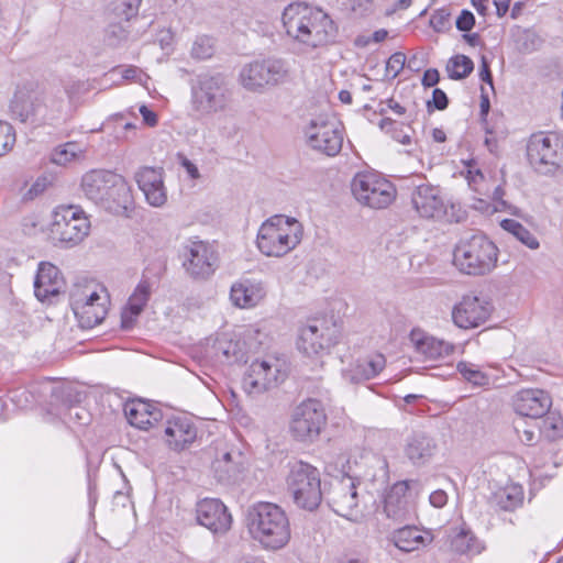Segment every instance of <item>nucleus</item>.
I'll return each mask as SVG.
<instances>
[{"label":"nucleus","mask_w":563,"mask_h":563,"mask_svg":"<svg viewBox=\"0 0 563 563\" xmlns=\"http://www.w3.org/2000/svg\"><path fill=\"white\" fill-rule=\"evenodd\" d=\"M440 80V75L438 69L435 68H429L424 71L421 84L424 87H433L435 86Z\"/></svg>","instance_id":"obj_60"},{"label":"nucleus","mask_w":563,"mask_h":563,"mask_svg":"<svg viewBox=\"0 0 563 563\" xmlns=\"http://www.w3.org/2000/svg\"><path fill=\"white\" fill-rule=\"evenodd\" d=\"M430 504L435 508H442L448 503V495L444 490L438 489L430 494Z\"/></svg>","instance_id":"obj_59"},{"label":"nucleus","mask_w":563,"mask_h":563,"mask_svg":"<svg viewBox=\"0 0 563 563\" xmlns=\"http://www.w3.org/2000/svg\"><path fill=\"white\" fill-rule=\"evenodd\" d=\"M239 80L246 90L263 91L266 88L263 59L246 64L240 71Z\"/></svg>","instance_id":"obj_36"},{"label":"nucleus","mask_w":563,"mask_h":563,"mask_svg":"<svg viewBox=\"0 0 563 563\" xmlns=\"http://www.w3.org/2000/svg\"><path fill=\"white\" fill-rule=\"evenodd\" d=\"M360 481L350 475L335 477L329 483L325 499L331 509L341 517L356 521L362 517L360 507L363 495L358 492Z\"/></svg>","instance_id":"obj_12"},{"label":"nucleus","mask_w":563,"mask_h":563,"mask_svg":"<svg viewBox=\"0 0 563 563\" xmlns=\"http://www.w3.org/2000/svg\"><path fill=\"white\" fill-rule=\"evenodd\" d=\"M196 517L199 525L213 533H224L231 528L232 517L225 505L217 498H205L197 504Z\"/></svg>","instance_id":"obj_21"},{"label":"nucleus","mask_w":563,"mask_h":563,"mask_svg":"<svg viewBox=\"0 0 563 563\" xmlns=\"http://www.w3.org/2000/svg\"><path fill=\"white\" fill-rule=\"evenodd\" d=\"M214 53L213 41L211 37L202 35L197 36L191 46V57L196 59L210 58Z\"/></svg>","instance_id":"obj_44"},{"label":"nucleus","mask_w":563,"mask_h":563,"mask_svg":"<svg viewBox=\"0 0 563 563\" xmlns=\"http://www.w3.org/2000/svg\"><path fill=\"white\" fill-rule=\"evenodd\" d=\"M430 26L435 32H444L450 27V13L446 9L435 10L430 18Z\"/></svg>","instance_id":"obj_50"},{"label":"nucleus","mask_w":563,"mask_h":563,"mask_svg":"<svg viewBox=\"0 0 563 563\" xmlns=\"http://www.w3.org/2000/svg\"><path fill=\"white\" fill-rule=\"evenodd\" d=\"M70 306L79 325L91 329L101 323L108 313L107 289L95 282L76 284L70 291Z\"/></svg>","instance_id":"obj_4"},{"label":"nucleus","mask_w":563,"mask_h":563,"mask_svg":"<svg viewBox=\"0 0 563 563\" xmlns=\"http://www.w3.org/2000/svg\"><path fill=\"white\" fill-rule=\"evenodd\" d=\"M286 378L278 360H256L252 362L243 377V388L247 394H261L277 386Z\"/></svg>","instance_id":"obj_16"},{"label":"nucleus","mask_w":563,"mask_h":563,"mask_svg":"<svg viewBox=\"0 0 563 563\" xmlns=\"http://www.w3.org/2000/svg\"><path fill=\"white\" fill-rule=\"evenodd\" d=\"M498 249H453L452 262L463 274L483 275L495 267Z\"/></svg>","instance_id":"obj_17"},{"label":"nucleus","mask_w":563,"mask_h":563,"mask_svg":"<svg viewBox=\"0 0 563 563\" xmlns=\"http://www.w3.org/2000/svg\"><path fill=\"white\" fill-rule=\"evenodd\" d=\"M66 91L38 93H24L18 91L11 103L12 110L21 117L22 121L30 119L42 123H54L66 114Z\"/></svg>","instance_id":"obj_3"},{"label":"nucleus","mask_w":563,"mask_h":563,"mask_svg":"<svg viewBox=\"0 0 563 563\" xmlns=\"http://www.w3.org/2000/svg\"><path fill=\"white\" fill-rule=\"evenodd\" d=\"M432 103L435 109L444 110L448 107V97L445 92L439 88H435L432 92Z\"/></svg>","instance_id":"obj_58"},{"label":"nucleus","mask_w":563,"mask_h":563,"mask_svg":"<svg viewBox=\"0 0 563 563\" xmlns=\"http://www.w3.org/2000/svg\"><path fill=\"white\" fill-rule=\"evenodd\" d=\"M266 87H275L292 79L290 64L282 58L263 59Z\"/></svg>","instance_id":"obj_35"},{"label":"nucleus","mask_w":563,"mask_h":563,"mask_svg":"<svg viewBox=\"0 0 563 563\" xmlns=\"http://www.w3.org/2000/svg\"><path fill=\"white\" fill-rule=\"evenodd\" d=\"M386 366V358L380 353L349 363L342 369V378L350 384H358L377 376Z\"/></svg>","instance_id":"obj_25"},{"label":"nucleus","mask_w":563,"mask_h":563,"mask_svg":"<svg viewBox=\"0 0 563 563\" xmlns=\"http://www.w3.org/2000/svg\"><path fill=\"white\" fill-rule=\"evenodd\" d=\"M490 316L488 303L477 296L466 295L452 308L451 317L453 323L464 330L474 329L483 323Z\"/></svg>","instance_id":"obj_18"},{"label":"nucleus","mask_w":563,"mask_h":563,"mask_svg":"<svg viewBox=\"0 0 563 563\" xmlns=\"http://www.w3.org/2000/svg\"><path fill=\"white\" fill-rule=\"evenodd\" d=\"M435 450L434 441L424 433H413L407 440L404 448L405 455L415 465L427 463Z\"/></svg>","instance_id":"obj_33"},{"label":"nucleus","mask_w":563,"mask_h":563,"mask_svg":"<svg viewBox=\"0 0 563 563\" xmlns=\"http://www.w3.org/2000/svg\"><path fill=\"white\" fill-rule=\"evenodd\" d=\"M551 406V396L539 388H525L512 397V407L516 413L531 419L543 417L549 412Z\"/></svg>","instance_id":"obj_22"},{"label":"nucleus","mask_w":563,"mask_h":563,"mask_svg":"<svg viewBox=\"0 0 563 563\" xmlns=\"http://www.w3.org/2000/svg\"><path fill=\"white\" fill-rule=\"evenodd\" d=\"M325 424L327 415L322 402L309 398L294 409L290 432L298 441L312 442L319 438Z\"/></svg>","instance_id":"obj_14"},{"label":"nucleus","mask_w":563,"mask_h":563,"mask_svg":"<svg viewBox=\"0 0 563 563\" xmlns=\"http://www.w3.org/2000/svg\"><path fill=\"white\" fill-rule=\"evenodd\" d=\"M479 78L488 85L493 86V77L489 69V64L485 56H482L481 58Z\"/></svg>","instance_id":"obj_62"},{"label":"nucleus","mask_w":563,"mask_h":563,"mask_svg":"<svg viewBox=\"0 0 563 563\" xmlns=\"http://www.w3.org/2000/svg\"><path fill=\"white\" fill-rule=\"evenodd\" d=\"M179 163L191 179H198L200 177V173L196 164H194L186 156L179 155Z\"/></svg>","instance_id":"obj_57"},{"label":"nucleus","mask_w":563,"mask_h":563,"mask_svg":"<svg viewBox=\"0 0 563 563\" xmlns=\"http://www.w3.org/2000/svg\"><path fill=\"white\" fill-rule=\"evenodd\" d=\"M395 547L404 552L418 551L432 542L430 532L421 531L416 527H404L393 533Z\"/></svg>","instance_id":"obj_34"},{"label":"nucleus","mask_w":563,"mask_h":563,"mask_svg":"<svg viewBox=\"0 0 563 563\" xmlns=\"http://www.w3.org/2000/svg\"><path fill=\"white\" fill-rule=\"evenodd\" d=\"M151 296V285L147 280H141L130 296L126 307L121 313V328L129 330L146 306Z\"/></svg>","instance_id":"obj_32"},{"label":"nucleus","mask_w":563,"mask_h":563,"mask_svg":"<svg viewBox=\"0 0 563 563\" xmlns=\"http://www.w3.org/2000/svg\"><path fill=\"white\" fill-rule=\"evenodd\" d=\"M367 463L372 467L377 468L372 474H368L372 477V479L386 478L388 476V463L385 457L373 454L369 457H367Z\"/></svg>","instance_id":"obj_51"},{"label":"nucleus","mask_w":563,"mask_h":563,"mask_svg":"<svg viewBox=\"0 0 563 563\" xmlns=\"http://www.w3.org/2000/svg\"><path fill=\"white\" fill-rule=\"evenodd\" d=\"M246 521L251 537L264 549H283L291 538L288 516L276 504L261 501L253 505L247 510Z\"/></svg>","instance_id":"obj_2"},{"label":"nucleus","mask_w":563,"mask_h":563,"mask_svg":"<svg viewBox=\"0 0 563 563\" xmlns=\"http://www.w3.org/2000/svg\"><path fill=\"white\" fill-rule=\"evenodd\" d=\"M466 167L467 169L465 178L468 183V186L478 194H486L487 190L484 188L485 176L481 169L477 168L476 163L467 162Z\"/></svg>","instance_id":"obj_45"},{"label":"nucleus","mask_w":563,"mask_h":563,"mask_svg":"<svg viewBox=\"0 0 563 563\" xmlns=\"http://www.w3.org/2000/svg\"><path fill=\"white\" fill-rule=\"evenodd\" d=\"M473 60L463 54L452 56L446 65L448 76L454 80L466 78L473 71Z\"/></svg>","instance_id":"obj_42"},{"label":"nucleus","mask_w":563,"mask_h":563,"mask_svg":"<svg viewBox=\"0 0 563 563\" xmlns=\"http://www.w3.org/2000/svg\"><path fill=\"white\" fill-rule=\"evenodd\" d=\"M164 437L170 450L180 452L195 442L197 428L187 417H174L167 420Z\"/></svg>","instance_id":"obj_24"},{"label":"nucleus","mask_w":563,"mask_h":563,"mask_svg":"<svg viewBox=\"0 0 563 563\" xmlns=\"http://www.w3.org/2000/svg\"><path fill=\"white\" fill-rule=\"evenodd\" d=\"M102 205L117 213L126 212L132 208V189L124 177L114 173Z\"/></svg>","instance_id":"obj_31"},{"label":"nucleus","mask_w":563,"mask_h":563,"mask_svg":"<svg viewBox=\"0 0 563 563\" xmlns=\"http://www.w3.org/2000/svg\"><path fill=\"white\" fill-rule=\"evenodd\" d=\"M544 429L545 430H553V437L561 435L563 432V421L561 418H556L553 416L548 417L544 420Z\"/></svg>","instance_id":"obj_56"},{"label":"nucleus","mask_w":563,"mask_h":563,"mask_svg":"<svg viewBox=\"0 0 563 563\" xmlns=\"http://www.w3.org/2000/svg\"><path fill=\"white\" fill-rule=\"evenodd\" d=\"M420 484L415 479H405L395 483L384 499V512L395 521L407 519L410 512L409 496L411 490L418 492Z\"/></svg>","instance_id":"obj_20"},{"label":"nucleus","mask_w":563,"mask_h":563,"mask_svg":"<svg viewBox=\"0 0 563 563\" xmlns=\"http://www.w3.org/2000/svg\"><path fill=\"white\" fill-rule=\"evenodd\" d=\"M141 1L142 0H120V4L123 7L120 10V14L124 15L126 19H130L136 14Z\"/></svg>","instance_id":"obj_55"},{"label":"nucleus","mask_w":563,"mask_h":563,"mask_svg":"<svg viewBox=\"0 0 563 563\" xmlns=\"http://www.w3.org/2000/svg\"><path fill=\"white\" fill-rule=\"evenodd\" d=\"M266 296V288L262 282L250 278L240 279L230 288V300L233 306L241 309L256 307Z\"/></svg>","instance_id":"obj_26"},{"label":"nucleus","mask_w":563,"mask_h":563,"mask_svg":"<svg viewBox=\"0 0 563 563\" xmlns=\"http://www.w3.org/2000/svg\"><path fill=\"white\" fill-rule=\"evenodd\" d=\"M527 156L540 174H563V137L553 132L532 134L527 144Z\"/></svg>","instance_id":"obj_9"},{"label":"nucleus","mask_w":563,"mask_h":563,"mask_svg":"<svg viewBox=\"0 0 563 563\" xmlns=\"http://www.w3.org/2000/svg\"><path fill=\"white\" fill-rule=\"evenodd\" d=\"M16 141L14 128L4 121H0V157L7 155Z\"/></svg>","instance_id":"obj_46"},{"label":"nucleus","mask_w":563,"mask_h":563,"mask_svg":"<svg viewBox=\"0 0 563 563\" xmlns=\"http://www.w3.org/2000/svg\"><path fill=\"white\" fill-rule=\"evenodd\" d=\"M516 431L519 434V439L525 444L530 445V444H532L537 440V434H536V432L533 430L525 429L522 431V433H520L519 428L516 427Z\"/></svg>","instance_id":"obj_63"},{"label":"nucleus","mask_w":563,"mask_h":563,"mask_svg":"<svg viewBox=\"0 0 563 563\" xmlns=\"http://www.w3.org/2000/svg\"><path fill=\"white\" fill-rule=\"evenodd\" d=\"M501 228L511 233L526 246H539V243L531 233L518 221L514 219H505L500 222Z\"/></svg>","instance_id":"obj_43"},{"label":"nucleus","mask_w":563,"mask_h":563,"mask_svg":"<svg viewBox=\"0 0 563 563\" xmlns=\"http://www.w3.org/2000/svg\"><path fill=\"white\" fill-rule=\"evenodd\" d=\"M216 355L221 362L232 364L242 361L244 352L238 341L222 336L216 341L214 344Z\"/></svg>","instance_id":"obj_40"},{"label":"nucleus","mask_w":563,"mask_h":563,"mask_svg":"<svg viewBox=\"0 0 563 563\" xmlns=\"http://www.w3.org/2000/svg\"><path fill=\"white\" fill-rule=\"evenodd\" d=\"M230 102V89L219 75H201L191 86V109L200 117H211L224 112Z\"/></svg>","instance_id":"obj_6"},{"label":"nucleus","mask_w":563,"mask_h":563,"mask_svg":"<svg viewBox=\"0 0 563 563\" xmlns=\"http://www.w3.org/2000/svg\"><path fill=\"white\" fill-rule=\"evenodd\" d=\"M474 538L472 534L461 531L451 541V548L457 553H468L473 551Z\"/></svg>","instance_id":"obj_48"},{"label":"nucleus","mask_w":563,"mask_h":563,"mask_svg":"<svg viewBox=\"0 0 563 563\" xmlns=\"http://www.w3.org/2000/svg\"><path fill=\"white\" fill-rule=\"evenodd\" d=\"M183 266L192 278H207L218 266V254L213 249H189Z\"/></svg>","instance_id":"obj_27"},{"label":"nucleus","mask_w":563,"mask_h":563,"mask_svg":"<svg viewBox=\"0 0 563 563\" xmlns=\"http://www.w3.org/2000/svg\"><path fill=\"white\" fill-rule=\"evenodd\" d=\"M505 191L501 186H497L493 191V208L492 212H501L509 210V205L503 199Z\"/></svg>","instance_id":"obj_53"},{"label":"nucleus","mask_w":563,"mask_h":563,"mask_svg":"<svg viewBox=\"0 0 563 563\" xmlns=\"http://www.w3.org/2000/svg\"><path fill=\"white\" fill-rule=\"evenodd\" d=\"M142 118H143V121L145 124H147L148 126H155L157 124V115L154 111H152L151 109H148L146 106H141L140 109H139Z\"/></svg>","instance_id":"obj_61"},{"label":"nucleus","mask_w":563,"mask_h":563,"mask_svg":"<svg viewBox=\"0 0 563 563\" xmlns=\"http://www.w3.org/2000/svg\"><path fill=\"white\" fill-rule=\"evenodd\" d=\"M493 500L499 509L512 511L523 503V488L519 484H508L494 494Z\"/></svg>","instance_id":"obj_37"},{"label":"nucleus","mask_w":563,"mask_h":563,"mask_svg":"<svg viewBox=\"0 0 563 563\" xmlns=\"http://www.w3.org/2000/svg\"><path fill=\"white\" fill-rule=\"evenodd\" d=\"M306 144L327 156H336L343 145L344 132L341 123L330 115L311 119L303 130Z\"/></svg>","instance_id":"obj_11"},{"label":"nucleus","mask_w":563,"mask_h":563,"mask_svg":"<svg viewBox=\"0 0 563 563\" xmlns=\"http://www.w3.org/2000/svg\"><path fill=\"white\" fill-rule=\"evenodd\" d=\"M411 201L420 217L426 219L460 222L463 214L459 206L448 205L440 190L431 185H420L412 192Z\"/></svg>","instance_id":"obj_15"},{"label":"nucleus","mask_w":563,"mask_h":563,"mask_svg":"<svg viewBox=\"0 0 563 563\" xmlns=\"http://www.w3.org/2000/svg\"><path fill=\"white\" fill-rule=\"evenodd\" d=\"M85 150L77 142H66L54 148L51 161L60 166H67L74 162L84 159Z\"/></svg>","instance_id":"obj_39"},{"label":"nucleus","mask_w":563,"mask_h":563,"mask_svg":"<svg viewBox=\"0 0 563 563\" xmlns=\"http://www.w3.org/2000/svg\"><path fill=\"white\" fill-rule=\"evenodd\" d=\"M456 369L464 380L475 387H485L489 385V376L474 363L460 361L456 364Z\"/></svg>","instance_id":"obj_41"},{"label":"nucleus","mask_w":563,"mask_h":563,"mask_svg":"<svg viewBox=\"0 0 563 563\" xmlns=\"http://www.w3.org/2000/svg\"><path fill=\"white\" fill-rule=\"evenodd\" d=\"M303 235L302 224L295 218L274 214L258 229L256 246H297Z\"/></svg>","instance_id":"obj_13"},{"label":"nucleus","mask_w":563,"mask_h":563,"mask_svg":"<svg viewBox=\"0 0 563 563\" xmlns=\"http://www.w3.org/2000/svg\"><path fill=\"white\" fill-rule=\"evenodd\" d=\"M409 341L415 353L423 361L443 360L453 354L455 350L453 343L438 339L419 328L411 330Z\"/></svg>","instance_id":"obj_23"},{"label":"nucleus","mask_w":563,"mask_h":563,"mask_svg":"<svg viewBox=\"0 0 563 563\" xmlns=\"http://www.w3.org/2000/svg\"><path fill=\"white\" fill-rule=\"evenodd\" d=\"M47 188L46 178H37L23 194V200H33L42 195Z\"/></svg>","instance_id":"obj_52"},{"label":"nucleus","mask_w":563,"mask_h":563,"mask_svg":"<svg viewBox=\"0 0 563 563\" xmlns=\"http://www.w3.org/2000/svg\"><path fill=\"white\" fill-rule=\"evenodd\" d=\"M294 503L301 509L313 511L322 501L320 472L303 461L289 463L286 478Z\"/></svg>","instance_id":"obj_5"},{"label":"nucleus","mask_w":563,"mask_h":563,"mask_svg":"<svg viewBox=\"0 0 563 563\" xmlns=\"http://www.w3.org/2000/svg\"><path fill=\"white\" fill-rule=\"evenodd\" d=\"M134 179L150 206L161 208L167 202V189L162 167L143 166L137 169Z\"/></svg>","instance_id":"obj_19"},{"label":"nucleus","mask_w":563,"mask_h":563,"mask_svg":"<svg viewBox=\"0 0 563 563\" xmlns=\"http://www.w3.org/2000/svg\"><path fill=\"white\" fill-rule=\"evenodd\" d=\"M123 410L129 423L141 430H148L162 418L159 409L141 399L126 401Z\"/></svg>","instance_id":"obj_28"},{"label":"nucleus","mask_w":563,"mask_h":563,"mask_svg":"<svg viewBox=\"0 0 563 563\" xmlns=\"http://www.w3.org/2000/svg\"><path fill=\"white\" fill-rule=\"evenodd\" d=\"M62 278L58 268L51 263H41L34 280V294L40 301L59 294Z\"/></svg>","instance_id":"obj_30"},{"label":"nucleus","mask_w":563,"mask_h":563,"mask_svg":"<svg viewBox=\"0 0 563 563\" xmlns=\"http://www.w3.org/2000/svg\"><path fill=\"white\" fill-rule=\"evenodd\" d=\"M386 104H387V108L389 110H391L394 113H396L397 115H402L406 112L405 107H402L398 101H396L393 98L388 99L386 101Z\"/></svg>","instance_id":"obj_64"},{"label":"nucleus","mask_w":563,"mask_h":563,"mask_svg":"<svg viewBox=\"0 0 563 563\" xmlns=\"http://www.w3.org/2000/svg\"><path fill=\"white\" fill-rule=\"evenodd\" d=\"M114 173L109 170H90L81 177L80 189L84 196L96 202L103 203L110 181Z\"/></svg>","instance_id":"obj_29"},{"label":"nucleus","mask_w":563,"mask_h":563,"mask_svg":"<svg viewBox=\"0 0 563 563\" xmlns=\"http://www.w3.org/2000/svg\"><path fill=\"white\" fill-rule=\"evenodd\" d=\"M456 27L460 31L468 32L473 29L475 24V18L473 13L468 10H463L459 18L456 19Z\"/></svg>","instance_id":"obj_54"},{"label":"nucleus","mask_w":563,"mask_h":563,"mask_svg":"<svg viewBox=\"0 0 563 563\" xmlns=\"http://www.w3.org/2000/svg\"><path fill=\"white\" fill-rule=\"evenodd\" d=\"M406 63V55L401 52L394 53L386 63V75L390 78H396L404 69Z\"/></svg>","instance_id":"obj_49"},{"label":"nucleus","mask_w":563,"mask_h":563,"mask_svg":"<svg viewBox=\"0 0 563 563\" xmlns=\"http://www.w3.org/2000/svg\"><path fill=\"white\" fill-rule=\"evenodd\" d=\"M212 468L218 482L230 484L241 473V462L234 460L233 455L227 452L213 462Z\"/></svg>","instance_id":"obj_38"},{"label":"nucleus","mask_w":563,"mask_h":563,"mask_svg":"<svg viewBox=\"0 0 563 563\" xmlns=\"http://www.w3.org/2000/svg\"><path fill=\"white\" fill-rule=\"evenodd\" d=\"M351 190L358 203L372 209L388 207L396 198L395 186L377 173H357L351 183Z\"/></svg>","instance_id":"obj_10"},{"label":"nucleus","mask_w":563,"mask_h":563,"mask_svg":"<svg viewBox=\"0 0 563 563\" xmlns=\"http://www.w3.org/2000/svg\"><path fill=\"white\" fill-rule=\"evenodd\" d=\"M282 22L287 36L306 49L333 42L338 32L328 13L302 2L289 3L283 11Z\"/></svg>","instance_id":"obj_1"},{"label":"nucleus","mask_w":563,"mask_h":563,"mask_svg":"<svg viewBox=\"0 0 563 563\" xmlns=\"http://www.w3.org/2000/svg\"><path fill=\"white\" fill-rule=\"evenodd\" d=\"M90 220L80 206L59 205L52 211L51 238L60 243L80 244L89 235Z\"/></svg>","instance_id":"obj_8"},{"label":"nucleus","mask_w":563,"mask_h":563,"mask_svg":"<svg viewBox=\"0 0 563 563\" xmlns=\"http://www.w3.org/2000/svg\"><path fill=\"white\" fill-rule=\"evenodd\" d=\"M341 334L333 317L313 318L299 328L297 349L307 356L322 355L340 342Z\"/></svg>","instance_id":"obj_7"},{"label":"nucleus","mask_w":563,"mask_h":563,"mask_svg":"<svg viewBox=\"0 0 563 563\" xmlns=\"http://www.w3.org/2000/svg\"><path fill=\"white\" fill-rule=\"evenodd\" d=\"M62 420L65 423L87 424L90 420L89 412L81 406H70L63 415Z\"/></svg>","instance_id":"obj_47"}]
</instances>
